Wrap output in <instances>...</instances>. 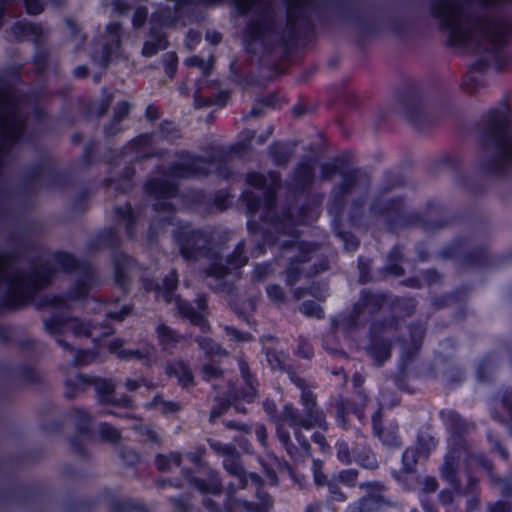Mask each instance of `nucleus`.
Instances as JSON below:
<instances>
[{"mask_svg":"<svg viewBox=\"0 0 512 512\" xmlns=\"http://www.w3.org/2000/svg\"><path fill=\"white\" fill-rule=\"evenodd\" d=\"M222 162L213 159L207 162L203 158L184 156L175 166L172 167L168 176L163 178H153L147 183V190L151 196L159 200L155 204V209L166 210L168 203L166 200L172 198L176 193L175 178H185L191 175H206L216 171L219 175L225 176L221 171Z\"/></svg>","mask_w":512,"mask_h":512,"instance_id":"obj_3","label":"nucleus"},{"mask_svg":"<svg viewBox=\"0 0 512 512\" xmlns=\"http://www.w3.org/2000/svg\"><path fill=\"white\" fill-rule=\"evenodd\" d=\"M76 378L82 390H84L86 386H96V375L78 373Z\"/></svg>","mask_w":512,"mask_h":512,"instance_id":"obj_56","label":"nucleus"},{"mask_svg":"<svg viewBox=\"0 0 512 512\" xmlns=\"http://www.w3.org/2000/svg\"><path fill=\"white\" fill-rule=\"evenodd\" d=\"M157 335L160 343L168 348L172 343L176 342V336L172 330H170L165 325H160L157 328Z\"/></svg>","mask_w":512,"mask_h":512,"instance_id":"obj_39","label":"nucleus"},{"mask_svg":"<svg viewBox=\"0 0 512 512\" xmlns=\"http://www.w3.org/2000/svg\"><path fill=\"white\" fill-rule=\"evenodd\" d=\"M247 181L253 187L262 188L261 195L265 197L264 202L261 203L259 200L260 195L254 196L251 192H245L243 199L247 204L248 210L253 213L263 205V208L270 213L274 192L280 184L279 177L275 173H270L269 178L262 174L249 173Z\"/></svg>","mask_w":512,"mask_h":512,"instance_id":"obj_8","label":"nucleus"},{"mask_svg":"<svg viewBox=\"0 0 512 512\" xmlns=\"http://www.w3.org/2000/svg\"><path fill=\"white\" fill-rule=\"evenodd\" d=\"M41 494V491L35 486L19 485L0 492V503H8L17 500L22 505H28L36 501Z\"/></svg>","mask_w":512,"mask_h":512,"instance_id":"obj_15","label":"nucleus"},{"mask_svg":"<svg viewBox=\"0 0 512 512\" xmlns=\"http://www.w3.org/2000/svg\"><path fill=\"white\" fill-rule=\"evenodd\" d=\"M442 476L450 482L454 481V463L448 459L442 468Z\"/></svg>","mask_w":512,"mask_h":512,"instance_id":"obj_58","label":"nucleus"},{"mask_svg":"<svg viewBox=\"0 0 512 512\" xmlns=\"http://www.w3.org/2000/svg\"><path fill=\"white\" fill-rule=\"evenodd\" d=\"M71 315L68 313H54L44 320L45 330L53 336H57L56 343L65 351L73 352L74 346L61 337L69 325Z\"/></svg>","mask_w":512,"mask_h":512,"instance_id":"obj_12","label":"nucleus"},{"mask_svg":"<svg viewBox=\"0 0 512 512\" xmlns=\"http://www.w3.org/2000/svg\"><path fill=\"white\" fill-rule=\"evenodd\" d=\"M165 48L166 42L163 36L155 34L151 40L145 42L142 52L143 55L150 57L156 54L159 50Z\"/></svg>","mask_w":512,"mask_h":512,"instance_id":"obj_33","label":"nucleus"},{"mask_svg":"<svg viewBox=\"0 0 512 512\" xmlns=\"http://www.w3.org/2000/svg\"><path fill=\"white\" fill-rule=\"evenodd\" d=\"M65 23L70 32L71 37L73 39L77 38L81 31V27L79 26V24L72 18H66Z\"/></svg>","mask_w":512,"mask_h":512,"instance_id":"obj_57","label":"nucleus"},{"mask_svg":"<svg viewBox=\"0 0 512 512\" xmlns=\"http://www.w3.org/2000/svg\"><path fill=\"white\" fill-rule=\"evenodd\" d=\"M120 435L116 429L106 423L98 424V439L101 438L108 442H115Z\"/></svg>","mask_w":512,"mask_h":512,"instance_id":"obj_38","label":"nucleus"},{"mask_svg":"<svg viewBox=\"0 0 512 512\" xmlns=\"http://www.w3.org/2000/svg\"><path fill=\"white\" fill-rule=\"evenodd\" d=\"M195 487L202 493L216 494L220 492V482L216 473L209 472V481L206 483L204 479H194Z\"/></svg>","mask_w":512,"mask_h":512,"instance_id":"obj_29","label":"nucleus"},{"mask_svg":"<svg viewBox=\"0 0 512 512\" xmlns=\"http://www.w3.org/2000/svg\"><path fill=\"white\" fill-rule=\"evenodd\" d=\"M271 224L272 229L279 234L276 237V242L284 248V257L291 262L286 274V280L291 285L300 278L302 273L296 267V264L311 261L316 248L314 245L303 241H289L286 239V237L297 238L295 231L292 230L294 221L290 215L286 214L283 219H277L276 221L271 220Z\"/></svg>","mask_w":512,"mask_h":512,"instance_id":"obj_5","label":"nucleus"},{"mask_svg":"<svg viewBox=\"0 0 512 512\" xmlns=\"http://www.w3.org/2000/svg\"><path fill=\"white\" fill-rule=\"evenodd\" d=\"M185 63L191 67L197 66L202 70V72L204 74H207V73H209L210 69L212 68L213 61H212L211 57H209L208 60H204V59L200 58L199 56H193L191 58H188L185 61Z\"/></svg>","mask_w":512,"mask_h":512,"instance_id":"obj_43","label":"nucleus"},{"mask_svg":"<svg viewBox=\"0 0 512 512\" xmlns=\"http://www.w3.org/2000/svg\"><path fill=\"white\" fill-rule=\"evenodd\" d=\"M64 385V397L68 400H73L82 391L80 385L71 379H66Z\"/></svg>","mask_w":512,"mask_h":512,"instance_id":"obj_47","label":"nucleus"},{"mask_svg":"<svg viewBox=\"0 0 512 512\" xmlns=\"http://www.w3.org/2000/svg\"><path fill=\"white\" fill-rule=\"evenodd\" d=\"M201 40V35L198 32L190 31L186 36V45L188 48L192 49L198 44Z\"/></svg>","mask_w":512,"mask_h":512,"instance_id":"obj_61","label":"nucleus"},{"mask_svg":"<svg viewBox=\"0 0 512 512\" xmlns=\"http://www.w3.org/2000/svg\"><path fill=\"white\" fill-rule=\"evenodd\" d=\"M114 392V384L110 380H99L98 379V402L112 403L117 402L121 406L128 407L130 405V400L128 398H123L121 400H116L113 395Z\"/></svg>","mask_w":512,"mask_h":512,"instance_id":"obj_22","label":"nucleus"},{"mask_svg":"<svg viewBox=\"0 0 512 512\" xmlns=\"http://www.w3.org/2000/svg\"><path fill=\"white\" fill-rule=\"evenodd\" d=\"M177 242L180 246L182 256L187 259H196L198 254H205L204 250L208 239L204 233L192 230L189 226L183 228V231L177 235Z\"/></svg>","mask_w":512,"mask_h":512,"instance_id":"obj_11","label":"nucleus"},{"mask_svg":"<svg viewBox=\"0 0 512 512\" xmlns=\"http://www.w3.org/2000/svg\"><path fill=\"white\" fill-rule=\"evenodd\" d=\"M266 359L272 369H282L284 363L283 355L278 356L276 353L267 351Z\"/></svg>","mask_w":512,"mask_h":512,"instance_id":"obj_53","label":"nucleus"},{"mask_svg":"<svg viewBox=\"0 0 512 512\" xmlns=\"http://www.w3.org/2000/svg\"><path fill=\"white\" fill-rule=\"evenodd\" d=\"M435 446L436 442L433 437L427 436V439L425 437H420L418 440V447H416L415 449L408 448L403 453V469L406 472L412 471L416 466L418 459L420 457L426 456L431 449L435 448Z\"/></svg>","mask_w":512,"mask_h":512,"instance_id":"obj_14","label":"nucleus"},{"mask_svg":"<svg viewBox=\"0 0 512 512\" xmlns=\"http://www.w3.org/2000/svg\"><path fill=\"white\" fill-rule=\"evenodd\" d=\"M41 430L49 434H59L63 430V422L60 420H49L41 425Z\"/></svg>","mask_w":512,"mask_h":512,"instance_id":"obj_50","label":"nucleus"},{"mask_svg":"<svg viewBox=\"0 0 512 512\" xmlns=\"http://www.w3.org/2000/svg\"><path fill=\"white\" fill-rule=\"evenodd\" d=\"M129 109L130 106L126 101L117 103L114 110L112 124L107 128L108 134L115 133L119 130V123L128 115Z\"/></svg>","mask_w":512,"mask_h":512,"instance_id":"obj_32","label":"nucleus"},{"mask_svg":"<svg viewBox=\"0 0 512 512\" xmlns=\"http://www.w3.org/2000/svg\"><path fill=\"white\" fill-rule=\"evenodd\" d=\"M167 373L170 376H175L179 383L183 386H188L192 383V374L186 365L182 362H176L167 368Z\"/></svg>","mask_w":512,"mask_h":512,"instance_id":"obj_28","label":"nucleus"},{"mask_svg":"<svg viewBox=\"0 0 512 512\" xmlns=\"http://www.w3.org/2000/svg\"><path fill=\"white\" fill-rule=\"evenodd\" d=\"M301 312L305 315L321 318L323 316V310L320 306L313 302H304L300 308Z\"/></svg>","mask_w":512,"mask_h":512,"instance_id":"obj_48","label":"nucleus"},{"mask_svg":"<svg viewBox=\"0 0 512 512\" xmlns=\"http://www.w3.org/2000/svg\"><path fill=\"white\" fill-rule=\"evenodd\" d=\"M68 416L75 421L78 434L91 436L94 431L90 429L91 416L82 408L73 407Z\"/></svg>","mask_w":512,"mask_h":512,"instance_id":"obj_21","label":"nucleus"},{"mask_svg":"<svg viewBox=\"0 0 512 512\" xmlns=\"http://www.w3.org/2000/svg\"><path fill=\"white\" fill-rule=\"evenodd\" d=\"M122 346H123L122 341L115 340L109 345V350L112 353H115L119 357H122V358L134 357V358H138V359L148 358L152 354V350H153L152 348H147L145 350V352L142 353L140 351H130V350L128 351L126 349H123Z\"/></svg>","mask_w":512,"mask_h":512,"instance_id":"obj_26","label":"nucleus"},{"mask_svg":"<svg viewBox=\"0 0 512 512\" xmlns=\"http://www.w3.org/2000/svg\"><path fill=\"white\" fill-rule=\"evenodd\" d=\"M337 457L343 463L351 462L349 447L346 443H339L337 446Z\"/></svg>","mask_w":512,"mask_h":512,"instance_id":"obj_55","label":"nucleus"},{"mask_svg":"<svg viewBox=\"0 0 512 512\" xmlns=\"http://www.w3.org/2000/svg\"><path fill=\"white\" fill-rule=\"evenodd\" d=\"M80 435L81 434L71 436L69 438V444H70L72 451L76 455L84 458L88 455V451H87V448H86L83 440L81 439Z\"/></svg>","mask_w":512,"mask_h":512,"instance_id":"obj_42","label":"nucleus"},{"mask_svg":"<svg viewBox=\"0 0 512 512\" xmlns=\"http://www.w3.org/2000/svg\"><path fill=\"white\" fill-rule=\"evenodd\" d=\"M9 240L16 244V248L7 252L0 251V261L5 263H11L19 258L22 252H30L35 248L34 244L24 236H11Z\"/></svg>","mask_w":512,"mask_h":512,"instance_id":"obj_20","label":"nucleus"},{"mask_svg":"<svg viewBox=\"0 0 512 512\" xmlns=\"http://www.w3.org/2000/svg\"><path fill=\"white\" fill-rule=\"evenodd\" d=\"M181 462L180 455L176 453H171L168 456L159 455L156 459V465L159 470L168 471L173 469L174 467H178Z\"/></svg>","mask_w":512,"mask_h":512,"instance_id":"obj_34","label":"nucleus"},{"mask_svg":"<svg viewBox=\"0 0 512 512\" xmlns=\"http://www.w3.org/2000/svg\"><path fill=\"white\" fill-rule=\"evenodd\" d=\"M260 505L242 501L240 499H230L228 503L229 512H268L272 506L270 497L262 493L258 494Z\"/></svg>","mask_w":512,"mask_h":512,"instance_id":"obj_19","label":"nucleus"},{"mask_svg":"<svg viewBox=\"0 0 512 512\" xmlns=\"http://www.w3.org/2000/svg\"><path fill=\"white\" fill-rule=\"evenodd\" d=\"M312 174H313V171H312L311 164L305 163V164L300 165L296 172V176H297V180H298L299 184L305 185L306 183H308L312 178Z\"/></svg>","mask_w":512,"mask_h":512,"instance_id":"obj_45","label":"nucleus"},{"mask_svg":"<svg viewBox=\"0 0 512 512\" xmlns=\"http://www.w3.org/2000/svg\"><path fill=\"white\" fill-rule=\"evenodd\" d=\"M93 347L89 350L75 349V355L72 360V365L75 367H82L96 359V338H92Z\"/></svg>","mask_w":512,"mask_h":512,"instance_id":"obj_27","label":"nucleus"},{"mask_svg":"<svg viewBox=\"0 0 512 512\" xmlns=\"http://www.w3.org/2000/svg\"><path fill=\"white\" fill-rule=\"evenodd\" d=\"M73 183L72 174L59 168L53 157H45L33 164L24 177V194H29L30 186L41 184L46 189H62L70 187Z\"/></svg>","mask_w":512,"mask_h":512,"instance_id":"obj_7","label":"nucleus"},{"mask_svg":"<svg viewBox=\"0 0 512 512\" xmlns=\"http://www.w3.org/2000/svg\"><path fill=\"white\" fill-rule=\"evenodd\" d=\"M291 380L300 388L301 390V399L303 404L305 405L306 412L308 414L307 417L302 418L297 415V411L293 406H285L283 417L281 420V423L277 427V433L280 441L288 447V443L290 441L289 433L284 430V426L287 424L288 426L292 427L295 430V435L299 442L300 436L298 434L297 429L299 427L305 428V429H311L314 426H318L320 428L325 429L327 427V423L322 416V414L316 412L314 413L312 411L313 404H314V397L312 392L304 387V383L301 379L298 377H291ZM288 452L290 453L289 448H287Z\"/></svg>","mask_w":512,"mask_h":512,"instance_id":"obj_6","label":"nucleus"},{"mask_svg":"<svg viewBox=\"0 0 512 512\" xmlns=\"http://www.w3.org/2000/svg\"><path fill=\"white\" fill-rule=\"evenodd\" d=\"M10 32L18 42H22L27 37H34L33 41L38 43L43 36V29L40 24L28 21L17 20L10 28Z\"/></svg>","mask_w":512,"mask_h":512,"instance_id":"obj_18","label":"nucleus"},{"mask_svg":"<svg viewBox=\"0 0 512 512\" xmlns=\"http://www.w3.org/2000/svg\"><path fill=\"white\" fill-rule=\"evenodd\" d=\"M133 267V261L127 257L126 255L120 256L115 262V274L116 280L120 284H124L126 282V278L130 270Z\"/></svg>","mask_w":512,"mask_h":512,"instance_id":"obj_31","label":"nucleus"},{"mask_svg":"<svg viewBox=\"0 0 512 512\" xmlns=\"http://www.w3.org/2000/svg\"><path fill=\"white\" fill-rule=\"evenodd\" d=\"M70 329L76 336H90L92 323H86L77 317L71 316Z\"/></svg>","mask_w":512,"mask_h":512,"instance_id":"obj_36","label":"nucleus"},{"mask_svg":"<svg viewBox=\"0 0 512 512\" xmlns=\"http://www.w3.org/2000/svg\"><path fill=\"white\" fill-rule=\"evenodd\" d=\"M152 406L164 414L175 413L180 409L176 403L166 402L161 397H155Z\"/></svg>","mask_w":512,"mask_h":512,"instance_id":"obj_41","label":"nucleus"},{"mask_svg":"<svg viewBox=\"0 0 512 512\" xmlns=\"http://www.w3.org/2000/svg\"><path fill=\"white\" fill-rule=\"evenodd\" d=\"M69 299L66 292L63 294H51L41 297L36 303L35 307L37 310H42L47 307H53L56 309H68Z\"/></svg>","mask_w":512,"mask_h":512,"instance_id":"obj_23","label":"nucleus"},{"mask_svg":"<svg viewBox=\"0 0 512 512\" xmlns=\"http://www.w3.org/2000/svg\"><path fill=\"white\" fill-rule=\"evenodd\" d=\"M356 478L357 472L354 469L343 470L337 476V479L345 485H352Z\"/></svg>","mask_w":512,"mask_h":512,"instance_id":"obj_51","label":"nucleus"},{"mask_svg":"<svg viewBox=\"0 0 512 512\" xmlns=\"http://www.w3.org/2000/svg\"><path fill=\"white\" fill-rule=\"evenodd\" d=\"M96 506V498L89 499H67L63 503L64 512H90Z\"/></svg>","mask_w":512,"mask_h":512,"instance_id":"obj_25","label":"nucleus"},{"mask_svg":"<svg viewBox=\"0 0 512 512\" xmlns=\"http://www.w3.org/2000/svg\"><path fill=\"white\" fill-rule=\"evenodd\" d=\"M219 373V370L212 365H205L202 369L203 378L207 380L217 377Z\"/></svg>","mask_w":512,"mask_h":512,"instance_id":"obj_62","label":"nucleus"},{"mask_svg":"<svg viewBox=\"0 0 512 512\" xmlns=\"http://www.w3.org/2000/svg\"><path fill=\"white\" fill-rule=\"evenodd\" d=\"M380 412H376L372 418L373 429L375 434L379 437V439L389 447H398L400 445V441L398 436L394 431L381 429L380 428Z\"/></svg>","mask_w":512,"mask_h":512,"instance_id":"obj_24","label":"nucleus"},{"mask_svg":"<svg viewBox=\"0 0 512 512\" xmlns=\"http://www.w3.org/2000/svg\"><path fill=\"white\" fill-rule=\"evenodd\" d=\"M88 293V285L83 279L76 280V282L66 291V295L70 302L85 300Z\"/></svg>","mask_w":512,"mask_h":512,"instance_id":"obj_30","label":"nucleus"},{"mask_svg":"<svg viewBox=\"0 0 512 512\" xmlns=\"http://www.w3.org/2000/svg\"><path fill=\"white\" fill-rule=\"evenodd\" d=\"M32 63L39 72L45 71L49 63L48 51L44 48H38L32 56Z\"/></svg>","mask_w":512,"mask_h":512,"instance_id":"obj_37","label":"nucleus"},{"mask_svg":"<svg viewBox=\"0 0 512 512\" xmlns=\"http://www.w3.org/2000/svg\"><path fill=\"white\" fill-rule=\"evenodd\" d=\"M338 237L343 241L346 250L353 251L357 248L358 242L352 234L347 232L339 233Z\"/></svg>","mask_w":512,"mask_h":512,"instance_id":"obj_52","label":"nucleus"},{"mask_svg":"<svg viewBox=\"0 0 512 512\" xmlns=\"http://www.w3.org/2000/svg\"><path fill=\"white\" fill-rule=\"evenodd\" d=\"M360 464L367 469H375L378 464L374 455H368L360 461Z\"/></svg>","mask_w":512,"mask_h":512,"instance_id":"obj_64","label":"nucleus"},{"mask_svg":"<svg viewBox=\"0 0 512 512\" xmlns=\"http://www.w3.org/2000/svg\"><path fill=\"white\" fill-rule=\"evenodd\" d=\"M509 110L502 106L500 110L488 115L487 147L493 149V158L487 170L495 173L504 171L512 164V128L508 127Z\"/></svg>","mask_w":512,"mask_h":512,"instance_id":"obj_4","label":"nucleus"},{"mask_svg":"<svg viewBox=\"0 0 512 512\" xmlns=\"http://www.w3.org/2000/svg\"><path fill=\"white\" fill-rule=\"evenodd\" d=\"M243 243H240L232 255L227 259L226 265L220 263H213L209 270V275L217 278L223 277L232 270L238 269L244 266L247 262V258L243 256Z\"/></svg>","mask_w":512,"mask_h":512,"instance_id":"obj_16","label":"nucleus"},{"mask_svg":"<svg viewBox=\"0 0 512 512\" xmlns=\"http://www.w3.org/2000/svg\"><path fill=\"white\" fill-rule=\"evenodd\" d=\"M198 343L200 348L209 355H218L222 351L221 348L216 343H214L210 338H200L198 339Z\"/></svg>","mask_w":512,"mask_h":512,"instance_id":"obj_46","label":"nucleus"},{"mask_svg":"<svg viewBox=\"0 0 512 512\" xmlns=\"http://www.w3.org/2000/svg\"><path fill=\"white\" fill-rule=\"evenodd\" d=\"M370 355L378 364L390 357V347L386 343H373L369 348Z\"/></svg>","mask_w":512,"mask_h":512,"instance_id":"obj_35","label":"nucleus"},{"mask_svg":"<svg viewBox=\"0 0 512 512\" xmlns=\"http://www.w3.org/2000/svg\"><path fill=\"white\" fill-rule=\"evenodd\" d=\"M82 159L83 162L88 165H93L96 163V138H90L84 148Z\"/></svg>","mask_w":512,"mask_h":512,"instance_id":"obj_40","label":"nucleus"},{"mask_svg":"<svg viewBox=\"0 0 512 512\" xmlns=\"http://www.w3.org/2000/svg\"><path fill=\"white\" fill-rule=\"evenodd\" d=\"M267 294L272 301L281 302L284 300V291L281 287L277 285L268 286Z\"/></svg>","mask_w":512,"mask_h":512,"instance_id":"obj_54","label":"nucleus"},{"mask_svg":"<svg viewBox=\"0 0 512 512\" xmlns=\"http://www.w3.org/2000/svg\"><path fill=\"white\" fill-rule=\"evenodd\" d=\"M226 332H227V335L231 338V340L243 341V342L250 340V337L248 335L240 333L232 327H227Z\"/></svg>","mask_w":512,"mask_h":512,"instance_id":"obj_59","label":"nucleus"},{"mask_svg":"<svg viewBox=\"0 0 512 512\" xmlns=\"http://www.w3.org/2000/svg\"><path fill=\"white\" fill-rule=\"evenodd\" d=\"M52 259L55 266L48 261L34 259L29 271L16 270L13 276H7L8 290L0 297V311H19L27 307L40 290L53 282L57 271L72 274L84 267L81 260L65 250L53 252Z\"/></svg>","mask_w":512,"mask_h":512,"instance_id":"obj_2","label":"nucleus"},{"mask_svg":"<svg viewBox=\"0 0 512 512\" xmlns=\"http://www.w3.org/2000/svg\"><path fill=\"white\" fill-rule=\"evenodd\" d=\"M369 495L363 497L359 502L350 505L347 512H373L380 510L385 504L381 495L383 486L379 483H367Z\"/></svg>","mask_w":512,"mask_h":512,"instance_id":"obj_13","label":"nucleus"},{"mask_svg":"<svg viewBox=\"0 0 512 512\" xmlns=\"http://www.w3.org/2000/svg\"><path fill=\"white\" fill-rule=\"evenodd\" d=\"M73 75L77 79H84L89 75V69L86 65H78L73 70Z\"/></svg>","mask_w":512,"mask_h":512,"instance_id":"obj_63","label":"nucleus"},{"mask_svg":"<svg viewBox=\"0 0 512 512\" xmlns=\"http://www.w3.org/2000/svg\"><path fill=\"white\" fill-rule=\"evenodd\" d=\"M33 117L39 125H46L50 120V115L47 109L40 105H35L33 107Z\"/></svg>","mask_w":512,"mask_h":512,"instance_id":"obj_49","label":"nucleus"},{"mask_svg":"<svg viewBox=\"0 0 512 512\" xmlns=\"http://www.w3.org/2000/svg\"><path fill=\"white\" fill-rule=\"evenodd\" d=\"M147 10L145 8H139L135 11L133 17V23L135 26H141L147 17Z\"/></svg>","mask_w":512,"mask_h":512,"instance_id":"obj_60","label":"nucleus"},{"mask_svg":"<svg viewBox=\"0 0 512 512\" xmlns=\"http://www.w3.org/2000/svg\"><path fill=\"white\" fill-rule=\"evenodd\" d=\"M177 275L175 272H170L163 280L162 287H159V291L167 302L175 301V304L179 312L185 317L189 318L195 325L200 326L202 329L206 326L205 321V309L206 303L204 299H200L197 303V309L190 307L187 303L182 301L180 298L173 297L172 292L177 286Z\"/></svg>","mask_w":512,"mask_h":512,"instance_id":"obj_9","label":"nucleus"},{"mask_svg":"<svg viewBox=\"0 0 512 512\" xmlns=\"http://www.w3.org/2000/svg\"><path fill=\"white\" fill-rule=\"evenodd\" d=\"M211 448L222 455H225L224 459V467L225 469L232 475L235 476V482L229 485V494L235 492V486L238 488H245L248 485V482L257 485L258 484V476L255 474L247 475L240 466L238 459L234 455V448L229 445L222 444L220 442H212Z\"/></svg>","mask_w":512,"mask_h":512,"instance_id":"obj_10","label":"nucleus"},{"mask_svg":"<svg viewBox=\"0 0 512 512\" xmlns=\"http://www.w3.org/2000/svg\"><path fill=\"white\" fill-rule=\"evenodd\" d=\"M466 0H438L433 6V14L449 31L452 46L482 56L485 64L494 63L504 67L502 48L508 36V27L497 21H478L467 11ZM484 5H494L512 0H478Z\"/></svg>","mask_w":512,"mask_h":512,"instance_id":"obj_1","label":"nucleus"},{"mask_svg":"<svg viewBox=\"0 0 512 512\" xmlns=\"http://www.w3.org/2000/svg\"><path fill=\"white\" fill-rule=\"evenodd\" d=\"M2 371L7 377L20 380L26 384L38 385L43 381L37 369L28 364H20L14 368L4 366Z\"/></svg>","mask_w":512,"mask_h":512,"instance_id":"obj_17","label":"nucleus"},{"mask_svg":"<svg viewBox=\"0 0 512 512\" xmlns=\"http://www.w3.org/2000/svg\"><path fill=\"white\" fill-rule=\"evenodd\" d=\"M377 300L376 297L366 295L363 297L360 303L356 304L355 306V312L358 315L364 314L365 312H368L369 314L372 313L373 308H371L372 304H376Z\"/></svg>","mask_w":512,"mask_h":512,"instance_id":"obj_44","label":"nucleus"}]
</instances>
